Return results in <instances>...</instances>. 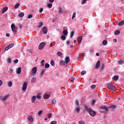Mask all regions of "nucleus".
<instances>
[{
	"label": "nucleus",
	"instance_id": "nucleus-1",
	"mask_svg": "<svg viewBox=\"0 0 124 124\" xmlns=\"http://www.w3.org/2000/svg\"><path fill=\"white\" fill-rule=\"evenodd\" d=\"M85 109L87 112H88L91 117H95L96 115V112L95 111L93 110V109L88 107L87 106H84Z\"/></svg>",
	"mask_w": 124,
	"mask_h": 124
},
{
	"label": "nucleus",
	"instance_id": "nucleus-2",
	"mask_svg": "<svg viewBox=\"0 0 124 124\" xmlns=\"http://www.w3.org/2000/svg\"><path fill=\"white\" fill-rule=\"evenodd\" d=\"M107 87L108 89L110 91H112V92H115V91H117V89L116 88V87H115L112 84H107Z\"/></svg>",
	"mask_w": 124,
	"mask_h": 124
},
{
	"label": "nucleus",
	"instance_id": "nucleus-3",
	"mask_svg": "<svg viewBox=\"0 0 124 124\" xmlns=\"http://www.w3.org/2000/svg\"><path fill=\"white\" fill-rule=\"evenodd\" d=\"M37 71V68L36 67H34L32 69L31 72V76H34L36 71Z\"/></svg>",
	"mask_w": 124,
	"mask_h": 124
},
{
	"label": "nucleus",
	"instance_id": "nucleus-4",
	"mask_svg": "<svg viewBox=\"0 0 124 124\" xmlns=\"http://www.w3.org/2000/svg\"><path fill=\"white\" fill-rule=\"evenodd\" d=\"M9 97V95H7L6 96H0V100H2V101H5V100H6V99L8 98Z\"/></svg>",
	"mask_w": 124,
	"mask_h": 124
},
{
	"label": "nucleus",
	"instance_id": "nucleus-5",
	"mask_svg": "<svg viewBox=\"0 0 124 124\" xmlns=\"http://www.w3.org/2000/svg\"><path fill=\"white\" fill-rule=\"evenodd\" d=\"M14 44L9 45L5 48V51H8L9 49H11V48H12V47H14Z\"/></svg>",
	"mask_w": 124,
	"mask_h": 124
},
{
	"label": "nucleus",
	"instance_id": "nucleus-6",
	"mask_svg": "<svg viewBox=\"0 0 124 124\" xmlns=\"http://www.w3.org/2000/svg\"><path fill=\"white\" fill-rule=\"evenodd\" d=\"M11 29L13 32H16L17 31V30H16V26H15L14 24L11 25Z\"/></svg>",
	"mask_w": 124,
	"mask_h": 124
},
{
	"label": "nucleus",
	"instance_id": "nucleus-7",
	"mask_svg": "<svg viewBox=\"0 0 124 124\" xmlns=\"http://www.w3.org/2000/svg\"><path fill=\"white\" fill-rule=\"evenodd\" d=\"M99 109H100V110H104V111H105V112H107V111H108V108H107L106 106H103L101 107H100L99 108Z\"/></svg>",
	"mask_w": 124,
	"mask_h": 124
},
{
	"label": "nucleus",
	"instance_id": "nucleus-8",
	"mask_svg": "<svg viewBox=\"0 0 124 124\" xmlns=\"http://www.w3.org/2000/svg\"><path fill=\"white\" fill-rule=\"evenodd\" d=\"M45 46V44L44 42L41 43L39 46V50H42L44 48Z\"/></svg>",
	"mask_w": 124,
	"mask_h": 124
},
{
	"label": "nucleus",
	"instance_id": "nucleus-9",
	"mask_svg": "<svg viewBox=\"0 0 124 124\" xmlns=\"http://www.w3.org/2000/svg\"><path fill=\"white\" fill-rule=\"evenodd\" d=\"M42 30L43 33H44V34H47V33L48 32V29H47V27H44Z\"/></svg>",
	"mask_w": 124,
	"mask_h": 124
},
{
	"label": "nucleus",
	"instance_id": "nucleus-10",
	"mask_svg": "<svg viewBox=\"0 0 124 124\" xmlns=\"http://www.w3.org/2000/svg\"><path fill=\"white\" fill-rule=\"evenodd\" d=\"M27 87H28V84L27 82H25L22 85V91H26L27 90Z\"/></svg>",
	"mask_w": 124,
	"mask_h": 124
},
{
	"label": "nucleus",
	"instance_id": "nucleus-11",
	"mask_svg": "<svg viewBox=\"0 0 124 124\" xmlns=\"http://www.w3.org/2000/svg\"><path fill=\"white\" fill-rule=\"evenodd\" d=\"M108 109H111V110H115L116 108H117V106L115 105H110L108 106Z\"/></svg>",
	"mask_w": 124,
	"mask_h": 124
},
{
	"label": "nucleus",
	"instance_id": "nucleus-12",
	"mask_svg": "<svg viewBox=\"0 0 124 124\" xmlns=\"http://www.w3.org/2000/svg\"><path fill=\"white\" fill-rule=\"evenodd\" d=\"M100 66V61H98L96 63L95 67V68L97 69V68H99Z\"/></svg>",
	"mask_w": 124,
	"mask_h": 124
},
{
	"label": "nucleus",
	"instance_id": "nucleus-13",
	"mask_svg": "<svg viewBox=\"0 0 124 124\" xmlns=\"http://www.w3.org/2000/svg\"><path fill=\"white\" fill-rule=\"evenodd\" d=\"M36 99V96H32V97L31 98V103H34V102H35Z\"/></svg>",
	"mask_w": 124,
	"mask_h": 124
},
{
	"label": "nucleus",
	"instance_id": "nucleus-14",
	"mask_svg": "<svg viewBox=\"0 0 124 124\" xmlns=\"http://www.w3.org/2000/svg\"><path fill=\"white\" fill-rule=\"evenodd\" d=\"M28 120L29 121V122H32L34 121L33 118L32 117V116L31 115L29 116L28 117Z\"/></svg>",
	"mask_w": 124,
	"mask_h": 124
},
{
	"label": "nucleus",
	"instance_id": "nucleus-15",
	"mask_svg": "<svg viewBox=\"0 0 124 124\" xmlns=\"http://www.w3.org/2000/svg\"><path fill=\"white\" fill-rule=\"evenodd\" d=\"M82 39H83V37L82 36H79L78 38V41L79 44L82 42Z\"/></svg>",
	"mask_w": 124,
	"mask_h": 124
},
{
	"label": "nucleus",
	"instance_id": "nucleus-16",
	"mask_svg": "<svg viewBox=\"0 0 124 124\" xmlns=\"http://www.w3.org/2000/svg\"><path fill=\"white\" fill-rule=\"evenodd\" d=\"M112 80L113 81H118V80H119V77L118 76H114L112 78Z\"/></svg>",
	"mask_w": 124,
	"mask_h": 124
},
{
	"label": "nucleus",
	"instance_id": "nucleus-17",
	"mask_svg": "<svg viewBox=\"0 0 124 124\" xmlns=\"http://www.w3.org/2000/svg\"><path fill=\"white\" fill-rule=\"evenodd\" d=\"M21 71H22V68H21V67H18V69L16 70V74H20Z\"/></svg>",
	"mask_w": 124,
	"mask_h": 124
},
{
	"label": "nucleus",
	"instance_id": "nucleus-18",
	"mask_svg": "<svg viewBox=\"0 0 124 124\" xmlns=\"http://www.w3.org/2000/svg\"><path fill=\"white\" fill-rule=\"evenodd\" d=\"M65 63H66L65 62V61H64L63 60H61L60 62V64L61 65H65Z\"/></svg>",
	"mask_w": 124,
	"mask_h": 124
},
{
	"label": "nucleus",
	"instance_id": "nucleus-19",
	"mask_svg": "<svg viewBox=\"0 0 124 124\" xmlns=\"http://www.w3.org/2000/svg\"><path fill=\"white\" fill-rule=\"evenodd\" d=\"M24 15L25 14L24 13L21 12L18 14V17H19V18H23Z\"/></svg>",
	"mask_w": 124,
	"mask_h": 124
},
{
	"label": "nucleus",
	"instance_id": "nucleus-20",
	"mask_svg": "<svg viewBox=\"0 0 124 124\" xmlns=\"http://www.w3.org/2000/svg\"><path fill=\"white\" fill-rule=\"evenodd\" d=\"M44 73H45V70L43 69L42 70V72H41L39 74L40 76H41V77H42L43 75H44Z\"/></svg>",
	"mask_w": 124,
	"mask_h": 124
},
{
	"label": "nucleus",
	"instance_id": "nucleus-21",
	"mask_svg": "<svg viewBox=\"0 0 124 124\" xmlns=\"http://www.w3.org/2000/svg\"><path fill=\"white\" fill-rule=\"evenodd\" d=\"M50 96V94H45L44 95V98H45V99H46L49 98Z\"/></svg>",
	"mask_w": 124,
	"mask_h": 124
},
{
	"label": "nucleus",
	"instance_id": "nucleus-22",
	"mask_svg": "<svg viewBox=\"0 0 124 124\" xmlns=\"http://www.w3.org/2000/svg\"><path fill=\"white\" fill-rule=\"evenodd\" d=\"M70 62V58L69 57H67L65 59V63H67L68 62Z\"/></svg>",
	"mask_w": 124,
	"mask_h": 124
},
{
	"label": "nucleus",
	"instance_id": "nucleus-23",
	"mask_svg": "<svg viewBox=\"0 0 124 124\" xmlns=\"http://www.w3.org/2000/svg\"><path fill=\"white\" fill-rule=\"evenodd\" d=\"M121 33V32L119 30H116L114 32V35H118Z\"/></svg>",
	"mask_w": 124,
	"mask_h": 124
},
{
	"label": "nucleus",
	"instance_id": "nucleus-24",
	"mask_svg": "<svg viewBox=\"0 0 124 124\" xmlns=\"http://www.w3.org/2000/svg\"><path fill=\"white\" fill-rule=\"evenodd\" d=\"M8 10V7H5L3 8L2 11V13H5V12H6V11Z\"/></svg>",
	"mask_w": 124,
	"mask_h": 124
},
{
	"label": "nucleus",
	"instance_id": "nucleus-25",
	"mask_svg": "<svg viewBox=\"0 0 124 124\" xmlns=\"http://www.w3.org/2000/svg\"><path fill=\"white\" fill-rule=\"evenodd\" d=\"M31 83H35L36 82V78L33 77L31 79Z\"/></svg>",
	"mask_w": 124,
	"mask_h": 124
},
{
	"label": "nucleus",
	"instance_id": "nucleus-26",
	"mask_svg": "<svg viewBox=\"0 0 124 124\" xmlns=\"http://www.w3.org/2000/svg\"><path fill=\"white\" fill-rule=\"evenodd\" d=\"M51 103L52 104H53V105L56 104V103H57V100H56L55 99H52L51 100Z\"/></svg>",
	"mask_w": 124,
	"mask_h": 124
},
{
	"label": "nucleus",
	"instance_id": "nucleus-27",
	"mask_svg": "<svg viewBox=\"0 0 124 124\" xmlns=\"http://www.w3.org/2000/svg\"><path fill=\"white\" fill-rule=\"evenodd\" d=\"M58 13L59 14H62V8H59L58 10Z\"/></svg>",
	"mask_w": 124,
	"mask_h": 124
},
{
	"label": "nucleus",
	"instance_id": "nucleus-28",
	"mask_svg": "<svg viewBox=\"0 0 124 124\" xmlns=\"http://www.w3.org/2000/svg\"><path fill=\"white\" fill-rule=\"evenodd\" d=\"M68 33V31H67V30L63 31V35H67Z\"/></svg>",
	"mask_w": 124,
	"mask_h": 124
},
{
	"label": "nucleus",
	"instance_id": "nucleus-29",
	"mask_svg": "<svg viewBox=\"0 0 124 124\" xmlns=\"http://www.w3.org/2000/svg\"><path fill=\"white\" fill-rule=\"evenodd\" d=\"M124 20H122V21L118 23V26H124Z\"/></svg>",
	"mask_w": 124,
	"mask_h": 124
},
{
	"label": "nucleus",
	"instance_id": "nucleus-30",
	"mask_svg": "<svg viewBox=\"0 0 124 124\" xmlns=\"http://www.w3.org/2000/svg\"><path fill=\"white\" fill-rule=\"evenodd\" d=\"M107 43H108V42H107V40H104L103 42H102V44L104 46H105V45H107Z\"/></svg>",
	"mask_w": 124,
	"mask_h": 124
},
{
	"label": "nucleus",
	"instance_id": "nucleus-31",
	"mask_svg": "<svg viewBox=\"0 0 124 124\" xmlns=\"http://www.w3.org/2000/svg\"><path fill=\"white\" fill-rule=\"evenodd\" d=\"M61 39L62 40H65V39H66V37L65 35H63L61 36Z\"/></svg>",
	"mask_w": 124,
	"mask_h": 124
},
{
	"label": "nucleus",
	"instance_id": "nucleus-32",
	"mask_svg": "<svg viewBox=\"0 0 124 124\" xmlns=\"http://www.w3.org/2000/svg\"><path fill=\"white\" fill-rule=\"evenodd\" d=\"M57 55L59 56V57H61V56H62V53L61 51H58L57 53Z\"/></svg>",
	"mask_w": 124,
	"mask_h": 124
},
{
	"label": "nucleus",
	"instance_id": "nucleus-33",
	"mask_svg": "<svg viewBox=\"0 0 124 124\" xmlns=\"http://www.w3.org/2000/svg\"><path fill=\"white\" fill-rule=\"evenodd\" d=\"M20 6V4L19 3H16L15 6V8L17 9Z\"/></svg>",
	"mask_w": 124,
	"mask_h": 124
},
{
	"label": "nucleus",
	"instance_id": "nucleus-34",
	"mask_svg": "<svg viewBox=\"0 0 124 124\" xmlns=\"http://www.w3.org/2000/svg\"><path fill=\"white\" fill-rule=\"evenodd\" d=\"M45 67L46 68H49V67H50V64H49L48 63H46Z\"/></svg>",
	"mask_w": 124,
	"mask_h": 124
},
{
	"label": "nucleus",
	"instance_id": "nucleus-35",
	"mask_svg": "<svg viewBox=\"0 0 124 124\" xmlns=\"http://www.w3.org/2000/svg\"><path fill=\"white\" fill-rule=\"evenodd\" d=\"M50 64L52 66H55V61H54L53 60L51 61L50 62Z\"/></svg>",
	"mask_w": 124,
	"mask_h": 124
},
{
	"label": "nucleus",
	"instance_id": "nucleus-36",
	"mask_svg": "<svg viewBox=\"0 0 124 124\" xmlns=\"http://www.w3.org/2000/svg\"><path fill=\"white\" fill-rule=\"evenodd\" d=\"M52 6H53V4L52 3H49L47 4V7L48 8H52Z\"/></svg>",
	"mask_w": 124,
	"mask_h": 124
},
{
	"label": "nucleus",
	"instance_id": "nucleus-37",
	"mask_svg": "<svg viewBox=\"0 0 124 124\" xmlns=\"http://www.w3.org/2000/svg\"><path fill=\"white\" fill-rule=\"evenodd\" d=\"M42 26H43V23L40 22L38 24V28H41Z\"/></svg>",
	"mask_w": 124,
	"mask_h": 124
},
{
	"label": "nucleus",
	"instance_id": "nucleus-38",
	"mask_svg": "<svg viewBox=\"0 0 124 124\" xmlns=\"http://www.w3.org/2000/svg\"><path fill=\"white\" fill-rule=\"evenodd\" d=\"M75 17H76V12H75L73 13L72 19H74V18H75Z\"/></svg>",
	"mask_w": 124,
	"mask_h": 124
},
{
	"label": "nucleus",
	"instance_id": "nucleus-39",
	"mask_svg": "<svg viewBox=\"0 0 124 124\" xmlns=\"http://www.w3.org/2000/svg\"><path fill=\"white\" fill-rule=\"evenodd\" d=\"M7 63H10L11 62V59L10 58H9L7 60Z\"/></svg>",
	"mask_w": 124,
	"mask_h": 124
},
{
	"label": "nucleus",
	"instance_id": "nucleus-40",
	"mask_svg": "<svg viewBox=\"0 0 124 124\" xmlns=\"http://www.w3.org/2000/svg\"><path fill=\"white\" fill-rule=\"evenodd\" d=\"M37 98H38V99H41V95H40V93H39L37 96Z\"/></svg>",
	"mask_w": 124,
	"mask_h": 124
},
{
	"label": "nucleus",
	"instance_id": "nucleus-41",
	"mask_svg": "<svg viewBox=\"0 0 124 124\" xmlns=\"http://www.w3.org/2000/svg\"><path fill=\"white\" fill-rule=\"evenodd\" d=\"M8 87H12V82L9 81L8 83Z\"/></svg>",
	"mask_w": 124,
	"mask_h": 124
},
{
	"label": "nucleus",
	"instance_id": "nucleus-42",
	"mask_svg": "<svg viewBox=\"0 0 124 124\" xmlns=\"http://www.w3.org/2000/svg\"><path fill=\"white\" fill-rule=\"evenodd\" d=\"M74 35V31H72L70 33V37L71 38H72L73 37V36Z\"/></svg>",
	"mask_w": 124,
	"mask_h": 124
},
{
	"label": "nucleus",
	"instance_id": "nucleus-43",
	"mask_svg": "<svg viewBox=\"0 0 124 124\" xmlns=\"http://www.w3.org/2000/svg\"><path fill=\"white\" fill-rule=\"evenodd\" d=\"M43 112V111L42 110L39 111L37 113L38 116H40V115H42Z\"/></svg>",
	"mask_w": 124,
	"mask_h": 124
},
{
	"label": "nucleus",
	"instance_id": "nucleus-44",
	"mask_svg": "<svg viewBox=\"0 0 124 124\" xmlns=\"http://www.w3.org/2000/svg\"><path fill=\"white\" fill-rule=\"evenodd\" d=\"M79 124H85V121L82 120L78 122Z\"/></svg>",
	"mask_w": 124,
	"mask_h": 124
},
{
	"label": "nucleus",
	"instance_id": "nucleus-45",
	"mask_svg": "<svg viewBox=\"0 0 124 124\" xmlns=\"http://www.w3.org/2000/svg\"><path fill=\"white\" fill-rule=\"evenodd\" d=\"M44 62H45V60H43L41 61V66H44Z\"/></svg>",
	"mask_w": 124,
	"mask_h": 124
},
{
	"label": "nucleus",
	"instance_id": "nucleus-46",
	"mask_svg": "<svg viewBox=\"0 0 124 124\" xmlns=\"http://www.w3.org/2000/svg\"><path fill=\"white\" fill-rule=\"evenodd\" d=\"M119 63H120V64H122V63H124V60H120L119 62Z\"/></svg>",
	"mask_w": 124,
	"mask_h": 124
},
{
	"label": "nucleus",
	"instance_id": "nucleus-47",
	"mask_svg": "<svg viewBox=\"0 0 124 124\" xmlns=\"http://www.w3.org/2000/svg\"><path fill=\"white\" fill-rule=\"evenodd\" d=\"M76 111L77 112V113H79L80 112V108H76Z\"/></svg>",
	"mask_w": 124,
	"mask_h": 124
},
{
	"label": "nucleus",
	"instance_id": "nucleus-48",
	"mask_svg": "<svg viewBox=\"0 0 124 124\" xmlns=\"http://www.w3.org/2000/svg\"><path fill=\"white\" fill-rule=\"evenodd\" d=\"M87 2V0H81V4H85V3Z\"/></svg>",
	"mask_w": 124,
	"mask_h": 124
},
{
	"label": "nucleus",
	"instance_id": "nucleus-49",
	"mask_svg": "<svg viewBox=\"0 0 124 124\" xmlns=\"http://www.w3.org/2000/svg\"><path fill=\"white\" fill-rule=\"evenodd\" d=\"M51 117H52V113H49L47 115V118L48 119H50Z\"/></svg>",
	"mask_w": 124,
	"mask_h": 124
},
{
	"label": "nucleus",
	"instance_id": "nucleus-50",
	"mask_svg": "<svg viewBox=\"0 0 124 124\" xmlns=\"http://www.w3.org/2000/svg\"><path fill=\"white\" fill-rule=\"evenodd\" d=\"M57 122L56 121H54L51 122V124H57Z\"/></svg>",
	"mask_w": 124,
	"mask_h": 124
},
{
	"label": "nucleus",
	"instance_id": "nucleus-51",
	"mask_svg": "<svg viewBox=\"0 0 124 124\" xmlns=\"http://www.w3.org/2000/svg\"><path fill=\"white\" fill-rule=\"evenodd\" d=\"M31 18H32V16L31 15H29L28 16V19H31Z\"/></svg>",
	"mask_w": 124,
	"mask_h": 124
},
{
	"label": "nucleus",
	"instance_id": "nucleus-52",
	"mask_svg": "<svg viewBox=\"0 0 124 124\" xmlns=\"http://www.w3.org/2000/svg\"><path fill=\"white\" fill-rule=\"evenodd\" d=\"M86 71H82L81 72L82 75H85V74H86Z\"/></svg>",
	"mask_w": 124,
	"mask_h": 124
},
{
	"label": "nucleus",
	"instance_id": "nucleus-53",
	"mask_svg": "<svg viewBox=\"0 0 124 124\" xmlns=\"http://www.w3.org/2000/svg\"><path fill=\"white\" fill-rule=\"evenodd\" d=\"M14 62L15 63H18V62H19V60H18V59H16L14 60Z\"/></svg>",
	"mask_w": 124,
	"mask_h": 124
},
{
	"label": "nucleus",
	"instance_id": "nucleus-54",
	"mask_svg": "<svg viewBox=\"0 0 124 124\" xmlns=\"http://www.w3.org/2000/svg\"><path fill=\"white\" fill-rule=\"evenodd\" d=\"M91 89H93V90L94 89H95V85H92L91 86Z\"/></svg>",
	"mask_w": 124,
	"mask_h": 124
},
{
	"label": "nucleus",
	"instance_id": "nucleus-55",
	"mask_svg": "<svg viewBox=\"0 0 124 124\" xmlns=\"http://www.w3.org/2000/svg\"><path fill=\"white\" fill-rule=\"evenodd\" d=\"M43 12V8H41L39 10V13H42Z\"/></svg>",
	"mask_w": 124,
	"mask_h": 124
},
{
	"label": "nucleus",
	"instance_id": "nucleus-56",
	"mask_svg": "<svg viewBox=\"0 0 124 124\" xmlns=\"http://www.w3.org/2000/svg\"><path fill=\"white\" fill-rule=\"evenodd\" d=\"M74 80H75V78H73V77H71V82H73V81H74Z\"/></svg>",
	"mask_w": 124,
	"mask_h": 124
},
{
	"label": "nucleus",
	"instance_id": "nucleus-57",
	"mask_svg": "<svg viewBox=\"0 0 124 124\" xmlns=\"http://www.w3.org/2000/svg\"><path fill=\"white\" fill-rule=\"evenodd\" d=\"M76 104H77V106H78V107L79 106V102H78V100H76Z\"/></svg>",
	"mask_w": 124,
	"mask_h": 124
},
{
	"label": "nucleus",
	"instance_id": "nucleus-58",
	"mask_svg": "<svg viewBox=\"0 0 124 124\" xmlns=\"http://www.w3.org/2000/svg\"><path fill=\"white\" fill-rule=\"evenodd\" d=\"M95 100H93V101H92V105H94V104L95 103Z\"/></svg>",
	"mask_w": 124,
	"mask_h": 124
},
{
	"label": "nucleus",
	"instance_id": "nucleus-59",
	"mask_svg": "<svg viewBox=\"0 0 124 124\" xmlns=\"http://www.w3.org/2000/svg\"><path fill=\"white\" fill-rule=\"evenodd\" d=\"M104 68V63H103L102 64L101 70H102Z\"/></svg>",
	"mask_w": 124,
	"mask_h": 124
},
{
	"label": "nucleus",
	"instance_id": "nucleus-60",
	"mask_svg": "<svg viewBox=\"0 0 124 124\" xmlns=\"http://www.w3.org/2000/svg\"><path fill=\"white\" fill-rule=\"evenodd\" d=\"M3 84V82L1 80H0V86H2Z\"/></svg>",
	"mask_w": 124,
	"mask_h": 124
},
{
	"label": "nucleus",
	"instance_id": "nucleus-61",
	"mask_svg": "<svg viewBox=\"0 0 124 124\" xmlns=\"http://www.w3.org/2000/svg\"><path fill=\"white\" fill-rule=\"evenodd\" d=\"M6 35L7 37H9L10 36V34L8 33H7L6 34Z\"/></svg>",
	"mask_w": 124,
	"mask_h": 124
},
{
	"label": "nucleus",
	"instance_id": "nucleus-62",
	"mask_svg": "<svg viewBox=\"0 0 124 124\" xmlns=\"http://www.w3.org/2000/svg\"><path fill=\"white\" fill-rule=\"evenodd\" d=\"M28 52H29V53H32V51L31 49H28Z\"/></svg>",
	"mask_w": 124,
	"mask_h": 124
},
{
	"label": "nucleus",
	"instance_id": "nucleus-63",
	"mask_svg": "<svg viewBox=\"0 0 124 124\" xmlns=\"http://www.w3.org/2000/svg\"><path fill=\"white\" fill-rule=\"evenodd\" d=\"M9 72H10V73H12L13 72V70L12 69H10Z\"/></svg>",
	"mask_w": 124,
	"mask_h": 124
},
{
	"label": "nucleus",
	"instance_id": "nucleus-64",
	"mask_svg": "<svg viewBox=\"0 0 124 124\" xmlns=\"http://www.w3.org/2000/svg\"><path fill=\"white\" fill-rule=\"evenodd\" d=\"M113 42H115V43H116L117 41V39H113Z\"/></svg>",
	"mask_w": 124,
	"mask_h": 124
}]
</instances>
